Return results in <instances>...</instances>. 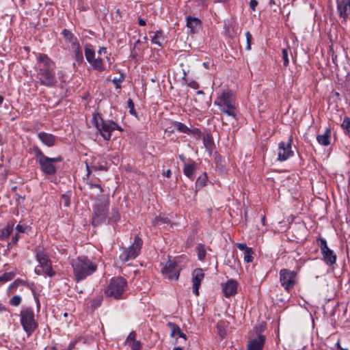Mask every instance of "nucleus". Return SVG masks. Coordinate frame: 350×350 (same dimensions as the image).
<instances>
[{
	"label": "nucleus",
	"instance_id": "nucleus-45",
	"mask_svg": "<svg viewBox=\"0 0 350 350\" xmlns=\"http://www.w3.org/2000/svg\"><path fill=\"white\" fill-rule=\"evenodd\" d=\"M217 333L219 335V336H221V338H224L226 336V332L224 329V325H222L220 323H217Z\"/></svg>",
	"mask_w": 350,
	"mask_h": 350
},
{
	"label": "nucleus",
	"instance_id": "nucleus-48",
	"mask_svg": "<svg viewBox=\"0 0 350 350\" xmlns=\"http://www.w3.org/2000/svg\"><path fill=\"white\" fill-rule=\"evenodd\" d=\"M136 333L135 332H131L126 338V342L130 343L132 341L136 340Z\"/></svg>",
	"mask_w": 350,
	"mask_h": 350
},
{
	"label": "nucleus",
	"instance_id": "nucleus-50",
	"mask_svg": "<svg viewBox=\"0 0 350 350\" xmlns=\"http://www.w3.org/2000/svg\"><path fill=\"white\" fill-rule=\"evenodd\" d=\"M237 247L240 250H242L243 251V252H245L247 249H250L251 247H247L246 244L245 243H237Z\"/></svg>",
	"mask_w": 350,
	"mask_h": 350
},
{
	"label": "nucleus",
	"instance_id": "nucleus-15",
	"mask_svg": "<svg viewBox=\"0 0 350 350\" xmlns=\"http://www.w3.org/2000/svg\"><path fill=\"white\" fill-rule=\"evenodd\" d=\"M265 336L259 334L251 340L247 345V350H262L265 343Z\"/></svg>",
	"mask_w": 350,
	"mask_h": 350
},
{
	"label": "nucleus",
	"instance_id": "nucleus-22",
	"mask_svg": "<svg viewBox=\"0 0 350 350\" xmlns=\"http://www.w3.org/2000/svg\"><path fill=\"white\" fill-rule=\"evenodd\" d=\"M62 33L66 41L70 44V47L79 43L77 38L69 30L65 29L62 31Z\"/></svg>",
	"mask_w": 350,
	"mask_h": 350
},
{
	"label": "nucleus",
	"instance_id": "nucleus-23",
	"mask_svg": "<svg viewBox=\"0 0 350 350\" xmlns=\"http://www.w3.org/2000/svg\"><path fill=\"white\" fill-rule=\"evenodd\" d=\"M225 264L229 266L231 269H235L239 265V260L234 256V254L232 253L227 256Z\"/></svg>",
	"mask_w": 350,
	"mask_h": 350
},
{
	"label": "nucleus",
	"instance_id": "nucleus-55",
	"mask_svg": "<svg viewBox=\"0 0 350 350\" xmlns=\"http://www.w3.org/2000/svg\"><path fill=\"white\" fill-rule=\"evenodd\" d=\"M16 230L18 232H25V228L22 226V225H20V224H18L16 226Z\"/></svg>",
	"mask_w": 350,
	"mask_h": 350
},
{
	"label": "nucleus",
	"instance_id": "nucleus-40",
	"mask_svg": "<svg viewBox=\"0 0 350 350\" xmlns=\"http://www.w3.org/2000/svg\"><path fill=\"white\" fill-rule=\"evenodd\" d=\"M245 38H246V46L245 49L247 51H250L251 49V42L252 40V36L250 33V31H247L245 33Z\"/></svg>",
	"mask_w": 350,
	"mask_h": 350
},
{
	"label": "nucleus",
	"instance_id": "nucleus-14",
	"mask_svg": "<svg viewBox=\"0 0 350 350\" xmlns=\"http://www.w3.org/2000/svg\"><path fill=\"white\" fill-rule=\"evenodd\" d=\"M337 9L340 17L344 20L350 14V0H340L338 2Z\"/></svg>",
	"mask_w": 350,
	"mask_h": 350
},
{
	"label": "nucleus",
	"instance_id": "nucleus-43",
	"mask_svg": "<svg viewBox=\"0 0 350 350\" xmlns=\"http://www.w3.org/2000/svg\"><path fill=\"white\" fill-rule=\"evenodd\" d=\"M206 180V175H203V176L198 177V178L197 179L196 183V187H204L205 185Z\"/></svg>",
	"mask_w": 350,
	"mask_h": 350
},
{
	"label": "nucleus",
	"instance_id": "nucleus-19",
	"mask_svg": "<svg viewBox=\"0 0 350 350\" xmlns=\"http://www.w3.org/2000/svg\"><path fill=\"white\" fill-rule=\"evenodd\" d=\"M14 223L9 221L4 228L0 230V240L7 239L12 232L14 230Z\"/></svg>",
	"mask_w": 350,
	"mask_h": 350
},
{
	"label": "nucleus",
	"instance_id": "nucleus-32",
	"mask_svg": "<svg viewBox=\"0 0 350 350\" xmlns=\"http://www.w3.org/2000/svg\"><path fill=\"white\" fill-rule=\"evenodd\" d=\"M291 139H289V142L286 146V156L285 158L287 159L290 157H293L295 154V152H297V148L295 146H294V148H292V146L291 145Z\"/></svg>",
	"mask_w": 350,
	"mask_h": 350
},
{
	"label": "nucleus",
	"instance_id": "nucleus-16",
	"mask_svg": "<svg viewBox=\"0 0 350 350\" xmlns=\"http://www.w3.org/2000/svg\"><path fill=\"white\" fill-rule=\"evenodd\" d=\"M223 291L225 296L229 297L237 293V282L234 280L228 281L223 287Z\"/></svg>",
	"mask_w": 350,
	"mask_h": 350
},
{
	"label": "nucleus",
	"instance_id": "nucleus-11",
	"mask_svg": "<svg viewBox=\"0 0 350 350\" xmlns=\"http://www.w3.org/2000/svg\"><path fill=\"white\" fill-rule=\"evenodd\" d=\"M161 273L164 277L169 280H177L179 277V269L177 268L175 261L169 260L161 269Z\"/></svg>",
	"mask_w": 350,
	"mask_h": 350
},
{
	"label": "nucleus",
	"instance_id": "nucleus-7",
	"mask_svg": "<svg viewBox=\"0 0 350 350\" xmlns=\"http://www.w3.org/2000/svg\"><path fill=\"white\" fill-rule=\"evenodd\" d=\"M92 120L101 136L107 141L110 140L113 131H123L117 123L112 120H105L98 113L94 114Z\"/></svg>",
	"mask_w": 350,
	"mask_h": 350
},
{
	"label": "nucleus",
	"instance_id": "nucleus-17",
	"mask_svg": "<svg viewBox=\"0 0 350 350\" xmlns=\"http://www.w3.org/2000/svg\"><path fill=\"white\" fill-rule=\"evenodd\" d=\"M38 137L44 145L49 147L54 146L56 142V138L54 135L45 132L39 133Z\"/></svg>",
	"mask_w": 350,
	"mask_h": 350
},
{
	"label": "nucleus",
	"instance_id": "nucleus-37",
	"mask_svg": "<svg viewBox=\"0 0 350 350\" xmlns=\"http://www.w3.org/2000/svg\"><path fill=\"white\" fill-rule=\"evenodd\" d=\"M279 152L277 160L278 161H284V142H281L279 144Z\"/></svg>",
	"mask_w": 350,
	"mask_h": 350
},
{
	"label": "nucleus",
	"instance_id": "nucleus-38",
	"mask_svg": "<svg viewBox=\"0 0 350 350\" xmlns=\"http://www.w3.org/2000/svg\"><path fill=\"white\" fill-rule=\"evenodd\" d=\"M198 258L202 260L206 256V251L204 247L202 245H199L197 247Z\"/></svg>",
	"mask_w": 350,
	"mask_h": 350
},
{
	"label": "nucleus",
	"instance_id": "nucleus-5",
	"mask_svg": "<svg viewBox=\"0 0 350 350\" xmlns=\"http://www.w3.org/2000/svg\"><path fill=\"white\" fill-rule=\"evenodd\" d=\"M214 104L221 111L237 120L235 112L237 109L235 98L231 91L224 92L215 99Z\"/></svg>",
	"mask_w": 350,
	"mask_h": 350
},
{
	"label": "nucleus",
	"instance_id": "nucleus-30",
	"mask_svg": "<svg viewBox=\"0 0 350 350\" xmlns=\"http://www.w3.org/2000/svg\"><path fill=\"white\" fill-rule=\"evenodd\" d=\"M15 275L16 273L13 271L5 272L0 275V282H6L10 281L14 278Z\"/></svg>",
	"mask_w": 350,
	"mask_h": 350
},
{
	"label": "nucleus",
	"instance_id": "nucleus-62",
	"mask_svg": "<svg viewBox=\"0 0 350 350\" xmlns=\"http://www.w3.org/2000/svg\"><path fill=\"white\" fill-rule=\"evenodd\" d=\"M6 310L5 307L1 304H0V312L5 311Z\"/></svg>",
	"mask_w": 350,
	"mask_h": 350
},
{
	"label": "nucleus",
	"instance_id": "nucleus-52",
	"mask_svg": "<svg viewBox=\"0 0 350 350\" xmlns=\"http://www.w3.org/2000/svg\"><path fill=\"white\" fill-rule=\"evenodd\" d=\"M257 5H258V1L256 0H250V7L253 11L255 10V8L257 6Z\"/></svg>",
	"mask_w": 350,
	"mask_h": 350
},
{
	"label": "nucleus",
	"instance_id": "nucleus-41",
	"mask_svg": "<svg viewBox=\"0 0 350 350\" xmlns=\"http://www.w3.org/2000/svg\"><path fill=\"white\" fill-rule=\"evenodd\" d=\"M21 297L19 295H14L10 299V304L14 306H18L21 302Z\"/></svg>",
	"mask_w": 350,
	"mask_h": 350
},
{
	"label": "nucleus",
	"instance_id": "nucleus-31",
	"mask_svg": "<svg viewBox=\"0 0 350 350\" xmlns=\"http://www.w3.org/2000/svg\"><path fill=\"white\" fill-rule=\"evenodd\" d=\"M174 126L175 128H176V129L181 132V133H190V129L185 124L181 123V122H176L174 123Z\"/></svg>",
	"mask_w": 350,
	"mask_h": 350
},
{
	"label": "nucleus",
	"instance_id": "nucleus-1",
	"mask_svg": "<svg viewBox=\"0 0 350 350\" xmlns=\"http://www.w3.org/2000/svg\"><path fill=\"white\" fill-rule=\"evenodd\" d=\"M35 70L38 83L48 88L57 86L58 79H61L64 76V72L59 70L57 73V77L55 62L44 53L38 55Z\"/></svg>",
	"mask_w": 350,
	"mask_h": 350
},
{
	"label": "nucleus",
	"instance_id": "nucleus-13",
	"mask_svg": "<svg viewBox=\"0 0 350 350\" xmlns=\"http://www.w3.org/2000/svg\"><path fill=\"white\" fill-rule=\"evenodd\" d=\"M204 278V273L202 269H196L192 273L193 293L199 295V288L202 281Z\"/></svg>",
	"mask_w": 350,
	"mask_h": 350
},
{
	"label": "nucleus",
	"instance_id": "nucleus-58",
	"mask_svg": "<svg viewBox=\"0 0 350 350\" xmlns=\"http://www.w3.org/2000/svg\"><path fill=\"white\" fill-rule=\"evenodd\" d=\"M106 53V48H105V47L100 48V49L98 51V53L99 55H101L102 53Z\"/></svg>",
	"mask_w": 350,
	"mask_h": 350
},
{
	"label": "nucleus",
	"instance_id": "nucleus-51",
	"mask_svg": "<svg viewBox=\"0 0 350 350\" xmlns=\"http://www.w3.org/2000/svg\"><path fill=\"white\" fill-rule=\"evenodd\" d=\"M19 238V235L18 234H16L14 236L12 237V241L11 243H8V245H10L11 243L16 245L18 243Z\"/></svg>",
	"mask_w": 350,
	"mask_h": 350
},
{
	"label": "nucleus",
	"instance_id": "nucleus-63",
	"mask_svg": "<svg viewBox=\"0 0 350 350\" xmlns=\"http://www.w3.org/2000/svg\"><path fill=\"white\" fill-rule=\"evenodd\" d=\"M337 346H338V349H339L340 350H348L347 349H343V348H342V347H340V343H339L338 342H337Z\"/></svg>",
	"mask_w": 350,
	"mask_h": 350
},
{
	"label": "nucleus",
	"instance_id": "nucleus-42",
	"mask_svg": "<svg viewBox=\"0 0 350 350\" xmlns=\"http://www.w3.org/2000/svg\"><path fill=\"white\" fill-rule=\"evenodd\" d=\"M162 32L161 31H157L154 36L152 38V42L158 45L161 46V42L158 40V39L161 36Z\"/></svg>",
	"mask_w": 350,
	"mask_h": 350
},
{
	"label": "nucleus",
	"instance_id": "nucleus-29",
	"mask_svg": "<svg viewBox=\"0 0 350 350\" xmlns=\"http://www.w3.org/2000/svg\"><path fill=\"white\" fill-rule=\"evenodd\" d=\"M120 218V213L117 208H112L109 221L111 224L116 223Z\"/></svg>",
	"mask_w": 350,
	"mask_h": 350
},
{
	"label": "nucleus",
	"instance_id": "nucleus-2",
	"mask_svg": "<svg viewBox=\"0 0 350 350\" xmlns=\"http://www.w3.org/2000/svg\"><path fill=\"white\" fill-rule=\"evenodd\" d=\"M75 278L77 282L85 280L93 274L97 269V266L87 256H80L71 261Z\"/></svg>",
	"mask_w": 350,
	"mask_h": 350
},
{
	"label": "nucleus",
	"instance_id": "nucleus-44",
	"mask_svg": "<svg viewBox=\"0 0 350 350\" xmlns=\"http://www.w3.org/2000/svg\"><path fill=\"white\" fill-rule=\"evenodd\" d=\"M189 135H192L196 139H200L201 137V131L197 129H190V133Z\"/></svg>",
	"mask_w": 350,
	"mask_h": 350
},
{
	"label": "nucleus",
	"instance_id": "nucleus-53",
	"mask_svg": "<svg viewBox=\"0 0 350 350\" xmlns=\"http://www.w3.org/2000/svg\"><path fill=\"white\" fill-rule=\"evenodd\" d=\"M280 282L282 286H284V269H281L280 272Z\"/></svg>",
	"mask_w": 350,
	"mask_h": 350
},
{
	"label": "nucleus",
	"instance_id": "nucleus-33",
	"mask_svg": "<svg viewBox=\"0 0 350 350\" xmlns=\"http://www.w3.org/2000/svg\"><path fill=\"white\" fill-rule=\"evenodd\" d=\"M167 326L171 330V336H174L181 331L179 326L174 323L169 322L167 323Z\"/></svg>",
	"mask_w": 350,
	"mask_h": 350
},
{
	"label": "nucleus",
	"instance_id": "nucleus-49",
	"mask_svg": "<svg viewBox=\"0 0 350 350\" xmlns=\"http://www.w3.org/2000/svg\"><path fill=\"white\" fill-rule=\"evenodd\" d=\"M88 185L90 186V187L92 189V188H97L99 191L101 193L103 191V187H101L100 185H98V184H93L92 183H88Z\"/></svg>",
	"mask_w": 350,
	"mask_h": 350
},
{
	"label": "nucleus",
	"instance_id": "nucleus-9",
	"mask_svg": "<svg viewBox=\"0 0 350 350\" xmlns=\"http://www.w3.org/2000/svg\"><path fill=\"white\" fill-rule=\"evenodd\" d=\"M35 253L36 260L42 268V271L49 277L54 276L55 272L53 270L51 261L46 250L42 246L38 245L36 247Z\"/></svg>",
	"mask_w": 350,
	"mask_h": 350
},
{
	"label": "nucleus",
	"instance_id": "nucleus-28",
	"mask_svg": "<svg viewBox=\"0 0 350 350\" xmlns=\"http://www.w3.org/2000/svg\"><path fill=\"white\" fill-rule=\"evenodd\" d=\"M184 174L189 178L193 177L195 172V167L193 164H185L183 169Z\"/></svg>",
	"mask_w": 350,
	"mask_h": 350
},
{
	"label": "nucleus",
	"instance_id": "nucleus-24",
	"mask_svg": "<svg viewBox=\"0 0 350 350\" xmlns=\"http://www.w3.org/2000/svg\"><path fill=\"white\" fill-rule=\"evenodd\" d=\"M203 144L206 149L210 152H212L215 147V144L213 140L211 135L208 133L204 135L203 136Z\"/></svg>",
	"mask_w": 350,
	"mask_h": 350
},
{
	"label": "nucleus",
	"instance_id": "nucleus-47",
	"mask_svg": "<svg viewBox=\"0 0 350 350\" xmlns=\"http://www.w3.org/2000/svg\"><path fill=\"white\" fill-rule=\"evenodd\" d=\"M124 80V77L122 76H120L118 78H113L112 80V82L116 86V88H120V83Z\"/></svg>",
	"mask_w": 350,
	"mask_h": 350
},
{
	"label": "nucleus",
	"instance_id": "nucleus-20",
	"mask_svg": "<svg viewBox=\"0 0 350 350\" xmlns=\"http://www.w3.org/2000/svg\"><path fill=\"white\" fill-rule=\"evenodd\" d=\"M71 51L74 53L75 58L78 64H81L83 61V55L79 43L70 47Z\"/></svg>",
	"mask_w": 350,
	"mask_h": 350
},
{
	"label": "nucleus",
	"instance_id": "nucleus-34",
	"mask_svg": "<svg viewBox=\"0 0 350 350\" xmlns=\"http://www.w3.org/2000/svg\"><path fill=\"white\" fill-rule=\"evenodd\" d=\"M60 203L68 207L70 204V193H66L62 196Z\"/></svg>",
	"mask_w": 350,
	"mask_h": 350
},
{
	"label": "nucleus",
	"instance_id": "nucleus-6",
	"mask_svg": "<svg viewBox=\"0 0 350 350\" xmlns=\"http://www.w3.org/2000/svg\"><path fill=\"white\" fill-rule=\"evenodd\" d=\"M109 200L107 197L98 198L93 208V216L92 224L94 226H98L106 221L109 214Z\"/></svg>",
	"mask_w": 350,
	"mask_h": 350
},
{
	"label": "nucleus",
	"instance_id": "nucleus-26",
	"mask_svg": "<svg viewBox=\"0 0 350 350\" xmlns=\"http://www.w3.org/2000/svg\"><path fill=\"white\" fill-rule=\"evenodd\" d=\"M85 55L87 61L90 64L95 59V52L90 45L85 47Z\"/></svg>",
	"mask_w": 350,
	"mask_h": 350
},
{
	"label": "nucleus",
	"instance_id": "nucleus-59",
	"mask_svg": "<svg viewBox=\"0 0 350 350\" xmlns=\"http://www.w3.org/2000/svg\"><path fill=\"white\" fill-rule=\"evenodd\" d=\"M163 175L167 178L170 177L171 176V171L170 170H167L166 172L163 173Z\"/></svg>",
	"mask_w": 350,
	"mask_h": 350
},
{
	"label": "nucleus",
	"instance_id": "nucleus-18",
	"mask_svg": "<svg viewBox=\"0 0 350 350\" xmlns=\"http://www.w3.org/2000/svg\"><path fill=\"white\" fill-rule=\"evenodd\" d=\"M331 131L327 128L323 133L317 136L318 143L322 146H327L330 144Z\"/></svg>",
	"mask_w": 350,
	"mask_h": 350
},
{
	"label": "nucleus",
	"instance_id": "nucleus-56",
	"mask_svg": "<svg viewBox=\"0 0 350 350\" xmlns=\"http://www.w3.org/2000/svg\"><path fill=\"white\" fill-rule=\"evenodd\" d=\"M138 23L140 26L146 25V21L141 17L138 18Z\"/></svg>",
	"mask_w": 350,
	"mask_h": 350
},
{
	"label": "nucleus",
	"instance_id": "nucleus-60",
	"mask_svg": "<svg viewBox=\"0 0 350 350\" xmlns=\"http://www.w3.org/2000/svg\"><path fill=\"white\" fill-rule=\"evenodd\" d=\"M178 335L179 336V337L183 338L185 340L187 339L186 335L184 333H183L181 331L178 334Z\"/></svg>",
	"mask_w": 350,
	"mask_h": 350
},
{
	"label": "nucleus",
	"instance_id": "nucleus-61",
	"mask_svg": "<svg viewBox=\"0 0 350 350\" xmlns=\"http://www.w3.org/2000/svg\"><path fill=\"white\" fill-rule=\"evenodd\" d=\"M203 66L205 68L208 69L209 68V63L208 62H204L203 63Z\"/></svg>",
	"mask_w": 350,
	"mask_h": 350
},
{
	"label": "nucleus",
	"instance_id": "nucleus-27",
	"mask_svg": "<svg viewBox=\"0 0 350 350\" xmlns=\"http://www.w3.org/2000/svg\"><path fill=\"white\" fill-rule=\"evenodd\" d=\"M90 64L92 65V68L98 71V72H102L103 70H104V65H103V59L100 57H98V58H95L91 63Z\"/></svg>",
	"mask_w": 350,
	"mask_h": 350
},
{
	"label": "nucleus",
	"instance_id": "nucleus-39",
	"mask_svg": "<svg viewBox=\"0 0 350 350\" xmlns=\"http://www.w3.org/2000/svg\"><path fill=\"white\" fill-rule=\"evenodd\" d=\"M127 105H128V107L129 108L130 113L136 116H137V112H136V111L135 109V105H134V103H133L132 99L129 98L128 100Z\"/></svg>",
	"mask_w": 350,
	"mask_h": 350
},
{
	"label": "nucleus",
	"instance_id": "nucleus-57",
	"mask_svg": "<svg viewBox=\"0 0 350 350\" xmlns=\"http://www.w3.org/2000/svg\"><path fill=\"white\" fill-rule=\"evenodd\" d=\"M206 1L207 0H199V5L204 8L207 7Z\"/></svg>",
	"mask_w": 350,
	"mask_h": 350
},
{
	"label": "nucleus",
	"instance_id": "nucleus-8",
	"mask_svg": "<svg viewBox=\"0 0 350 350\" xmlns=\"http://www.w3.org/2000/svg\"><path fill=\"white\" fill-rule=\"evenodd\" d=\"M20 317L23 329L28 336H30L38 327L33 310L29 307H23L21 310Z\"/></svg>",
	"mask_w": 350,
	"mask_h": 350
},
{
	"label": "nucleus",
	"instance_id": "nucleus-64",
	"mask_svg": "<svg viewBox=\"0 0 350 350\" xmlns=\"http://www.w3.org/2000/svg\"><path fill=\"white\" fill-rule=\"evenodd\" d=\"M35 273L37 275H40L42 273L41 271L39 269H35Z\"/></svg>",
	"mask_w": 350,
	"mask_h": 350
},
{
	"label": "nucleus",
	"instance_id": "nucleus-3",
	"mask_svg": "<svg viewBox=\"0 0 350 350\" xmlns=\"http://www.w3.org/2000/svg\"><path fill=\"white\" fill-rule=\"evenodd\" d=\"M33 152L36 157V161L40 165V170L45 175H54L57 172L55 163L62 161V157L58 156L57 157L50 158L44 155L42 150L36 146L33 147Z\"/></svg>",
	"mask_w": 350,
	"mask_h": 350
},
{
	"label": "nucleus",
	"instance_id": "nucleus-36",
	"mask_svg": "<svg viewBox=\"0 0 350 350\" xmlns=\"http://www.w3.org/2000/svg\"><path fill=\"white\" fill-rule=\"evenodd\" d=\"M244 254V261L246 262H252L254 258H253V251H252V249L250 248V249H247V250L243 252Z\"/></svg>",
	"mask_w": 350,
	"mask_h": 350
},
{
	"label": "nucleus",
	"instance_id": "nucleus-35",
	"mask_svg": "<svg viewBox=\"0 0 350 350\" xmlns=\"http://www.w3.org/2000/svg\"><path fill=\"white\" fill-rule=\"evenodd\" d=\"M341 126L347 134L350 135V119L349 118H344Z\"/></svg>",
	"mask_w": 350,
	"mask_h": 350
},
{
	"label": "nucleus",
	"instance_id": "nucleus-21",
	"mask_svg": "<svg viewBox=\"0 0 350 350\" xmlns=\"http://www.w3.org/2000/svg\"><path fill=\"white\" fill-rule=\"evenodd\" d=\"M200 25L201 21L199 18L192 16H188L187 18V26L191 31H194L197 28L200 27Z\"/></svg>",
	"mask_w": 350,
	"mask_h": 350
},
{
	"label": "nucleus",
	"instance_id": "nucleus-10",
	"mask_svg": "<svg viewBox=\"0 0 350 350\" xmlns=\"http://www.w3.org/2000/svg\"><path fill=\"white\" fill-rule=\"evenodd\" d=\"M142 239L136 236L133 243L128 248H122L120 254V259L122 262H126L131 259L135 258L139 254L142 246Z\"/></svg>",
	"mask_w": 350,
	"mask_h": 350
},
{
	"label": "nucleus",
	"instance_id": "nucleus-54",
	"mask_svg": "<svg viewBox=\"0 0 350 350\" xmlns=\"http://www.w3.org/2000/svg\"><path fill=\"white\" fill-rule=\"evenodd\" d=\"M92 167L94 170H102V171L107 170V168L102 165H100L99 166H93Z\"/></svg>",
	"mask_w": 350,
	"mask_h": 350
},
{
	"label": "nucleus",
	"instance_id": "nucleus-25",
	"mask_svg": "<svg viewBox=\"0 0 350 350\" xmlns=\"http://www.w3.org/2000/svg\"><path fill=\"white\" fill-rule=\"evenodd\" d=\"M286 289H289L296 284V275L293 272H287L286 271Z\"/></svg>",
	"mask_w": 350,
	"mask_h": 350
},
{
	"label": "nucleus",
	"instance_id": "nucleus-46",
	"mask_svg": "<svg viewBox=\"0 0 350 350\" xmlns=\"http://www.w3.org/2000/svg\"><path fill=\"white\" fill-rule=\"evenodd\" d=\"M129 344L132 350H139L142 347L140 342L138 340L132 341Z\"/></svg>",
	"mask_w": 350,
	"mask_h": 350
},
{
	"label": "nucleus",
	"instance_id": "nucleus-12",
	"mask_svg": "<svg viewBox=\"0 0 350 350\" xmlns=\"http://www.w3.org/2000/svg\"><path fill=\"white\" fill-rule=\"evenodd\" d=\"M320 247L325 262L329 265L334 264L336 260V256L334 254L333 251L328 247L325 239H321Z\"/></svg>",
	"mask_w": 350,
	"mask_h": 350
},
{
	"label": "nucleus",
	"instance_id": "nucleus-4",
	"mask_svg": "<svg viewBox=\"0 0 350 350\" xmlns=\"http://www.w3.org/2000/svg\"><path fill=\"white\" fill-rule=\"evenodd\" d=\"M127 282L121 277L112 278L105 290V295L111 299L126 297Z\"/></svg>",
	"mask_w": 350,
	"mask_h": 350
}]
</instances>
